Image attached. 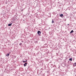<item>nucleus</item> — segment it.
Segmentation results:
<instances>
[{"label": "nucleus", "instance_id": "nucleus-12", "mask_svg": "<svg viewBox=\"0 0 76 76\" xmlns=\"http://www.w3.org/2000/svg\"><path fill=\"white\" fill-rule=\"evenodd\" d=\"M68 25H69V24H68Z\"/></svg>", "mask_w": 76, "mask_h": 76}, {"label": "nucleus", "instance_id": "nucleus-3", "mask_svg": "<svg viewBox=\"0 0 76 76\" xmlns=\"http://www.w3.org/2000/svg\"><path fill=\"white\" fill-rule=\"evenodd\" d=\"M60 17H63V14H61V15H60Z\"/></svg>", "mask_w": 76, "mask_h": 76}, {"label": "nucleus", "instance_id": "nucleus-13", "mask_svg": "<svg viewBox=\"0 0 76 76\" xmlns=\"http://www.w3.org/2000/svg\"><path fill=\"white\" fill-rule=\"evenodd\" d=\"M6 3V4H7V3Z\"/></svg>", "mask_w": 76, "mask_h": 76}, {"label": "nucleus", "instance_id": "nucleus-11", "mask_svg": "<svg viewBox=\"0 0 76 76\" xmlns=\"http://www.w3.org/2000/svg\"><path fill=\"white\" fill-rule=\"evenodd\" d=\"M21 11H22V12H23V10H22V9L21 10Z\"/></svg>", "mask_w": 76, "mask_h": 76}, {"label": "nucleus", "instance_id": "nucleus-5", "mask_svg": "<svg viewBox=\"0 0 76 76\" xmlns=\"http://www.w3.org/2000/svg\"><path fill=\"white\" fill-rule=\"evenodd\" d=\"M12 23H11L10 24H9L8 25V26H11V25H12Z\"/></svg>", "mask_w": 76, "mask_h": 76}, {"label": "nucleus", "instance_id": "nucleus-7", "mask_svg": "<svg viewBox=\"0 0 76 76\" xmlns=\"http://www.w3.org/2000/svg\"><path fill=\"white\" fill-rule=\"evenodd\" d=\"M69 60L70 61H72V58H70L69 59Z\"/></svg>", "mask_w": 76, "mask_h": 76}, {"label": "nucleus", "instance_id": "nucleus-14", "mask_svg": "<svg viewBox=\"0 0 76 76\" xmlns=\"http://www.w3.org/2000/svg\"><path fill=\"white\" fill-rule=\"evenodd\" d=\"M22 42H23V41H22Z\"/></svg>", "mask_w": 76, "mask_h": 76}, {"label": "nucleus", "instance_id": "nucleus-9", "mask_svg": "<svg viewBox=\"0 0 76 76\" xmlns=\"http://www.w3.org/2000/svg\"><path fill=\"white\" fill-rule=\"evenodd\" d=\"M26 61H27V60H26V61H23V63H25V62H26Z\"/></svg>", "mask_w": 76, "mask_h": 76}, {"label": "nucleus", "instance_id": "nucleus-1", "mask_svg": "<svg viewBox=\"0 0 76 76\" xmlns=\"http://www.w3.org/2000/svg\"><path fill=\"white\" fill-rule=\"evenodd\" d=\"M37 34L39 35H40L41 34V31H38L37 32Z\"/></svg>", "mask_w": 76, "mask_h": 76}, {"label": "nucleus", "instance_id": "nucleus-2", "mask_svg": "<svg viewBox=\"0 0 76 76\" xmlns=\"http://www.w3.org/2000/svg\"><path fill=\"white\" fill-rule=\"evenodd\" d=\"M26 65H27V63H25L24 64V67H26Z\"/></svg>", "mask_w": 76, "mask_h": 76}, {"label": "nucleus", "instance_id": "nucleus-4", "mask_svg": "<svg viewBox=\"0 0 76 76\" xmlns=\"http://www.w3.org/2000/svg\"><path fill=\"white\" fill-rule=\"evenodd\" d=\"M9 54L10 53H8V54H7L6 56H7V57H9Z\"/></svg>", "mask_w": 76, "mask_h": 76}, {"label": "nucleus", "instance_id": "nucleus-8", "mask_svg": "<svg viewBox=\"0 0 76 76\" xmlns=\"http://www.w3.org/2000/svg\"><path fill=\"white\" fill-rule=\"evenodd\" d=\"M52 23H54V21H53V20H52Z\"/></svg>", "mask_w": 76, "mask_h": 76}, {"label": "nucleus", "instance_id": "nucleus-10", "mask_svg": "<svg viewBox=\"0 0 76 76\" xmlns=\"http://www.w3.org/2000/svg\"><path fill=\"white\" fill-rule=\"evenodd\" d=\"M22 45V43H20L19 44V45Z\"/></svg>", "mask_w": 76, "mask_h": 76}, {"label": "nucleus", "instance_id": "nucleus-6", "mask_svg": "<svg viewBox=\"0 0 76 76\" xmlns=\"http://www.w3.org/2000/svg\"><path fill=\"white\" fill-rule=\"evenodd\" d=\"M73 32V30H72L70 32V34H72V33Z\"/></svg>", "mask_w": 76, "mask_h": 76}]
</instances>
